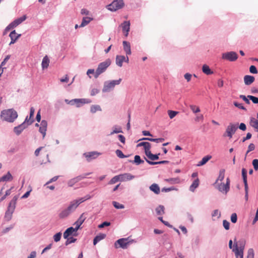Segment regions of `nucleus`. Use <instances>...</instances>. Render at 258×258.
<instances>
[{
    "label": "nucleus",
    "instance_id": "1",
    "mask_svg": "<svg viewBox=\"0 0 258 258\" xmlns=\"http://www.w3.org/2000/svg\"><path fill=\"white\" fill-rule=\"evenodd\" d=\"M17 117V112L13 109L3 110L1 113V119L10 122H14Z\"/></svg>",
    "mask_w": 258,
    "mask_h": 258
},
{
    "label": "nucleus",
    "instance_id": "2",
    "mask_svg": "<svg viewBox=\"0 0 258 258\" xmlns=\"http://www.w3.org/2000/svg\"><path fill=\"white\" fill-rule=\"evenodd\" d=\"M236 239L234 240V248L232 249V251L235 253L236 258L239 257L240 258H243V251L245 247V242L244 241H239V243L235 242Z\"/></svg>",
    "mask_w": 258,
    "mask_h": 258
},
{
    "label": "nucleus",
    "instance_id": "3",
    "mask_svg": "<svg viewBox=\"0 0 258 258\" xmlns=\"http://www.w3.org/2000/svg\"><path fill=\"white\" fill-rule=\"evenodd\" d=\"M111 60L109 58L100 63L95 71L94 77L96 79L100 75L104 73L106 70L107 68L111 64Z\"/></svg>",
    "mask_w": 258,
    "mask_h": 258
},
{
    "label": "nucleus",
    "instance_id": "4",
    "mask_svg": "<svg viewBox=\"0 0 258 258\" xmlns=\"http://www.w3.org/2000/svg\"><path fill=\"white\" fill-rule=\"evenodd\" d=\"M18 198L16 196L10 202L7 211L5 213V218L7 221H10L12 217L13 213L15 209V205Z\"/></svg>",
    "mask_w": 258,
    "mask_h": 258
},
{
    "label": "nucleus",
    "instance_id": "5",
    "mask_svg": "<svg viewBox=\"0 0 258 258\" xmlns=\"http://www.w3.org/2000/svg\"><path fill=\"white\" fill-rule=\"evenodd\" d=\"M230 179L229 177H227L226 178V183L224 182H218L217 184L214 183V185L219 191L223 194H227L230 189Z\"/></svg>",
    "mask_w": 258,
    "mask_h": 258
},
{
    "label": "nucleus",
    "instance_id": "6",
    "mask_svg": "<svg viewBox=\"0 0 258 258\" xmlns=\"http://www.w3.org/2000/svg\"><path fill=\"white\" fill-rule=\"evenodd\" d=\"M91 198V196L89 195H87L85 196L84 198H81L77 200H74L70 203V205L68 206V208L69 210L72 212L74 211L78 206L81 204L82 203L85 202V201L89 200Z\"/></svg>",
    "mask_w": 258,
    "mask_h": 258
},
{
    "label": "nucleus",
    "instance_id": "7",
    "mask_svg": "<svg viewBox=\"0 0 258 258\" xmlns=\"http://www.w3.org/2000/svg\"><path fill=\"white\" fill-rule=\"evenodd\" d=\"M238 128V124H234L230 123L226 129L225 133L223 134L224 137H228L229 139H231L233 135H234Z\"/></svg>",
    "mask_w": 258,
    "mask_h": 258
},
{
    "label": "nucleus",
    "instance_id": "8",
    "mask_svg": "<svg viewBox=\"0 0 258 258\" xmlns=\"http://www.w3.org/2000/svg\"><path fill=\"white\" fill-rule=\"evenodd\" d=\"M124 6L123 0H114L110 4L107 5V9L111 11H116Z\"/></svg>",
    "mask_w": 258,
    "mask_h": 258
},
{
    "label": "nucleus",
    "instance_id": "9",
    "mask_svg": "<svg viewBox=\"0 0 258 258\" xmlns=\"http://www.w3.org/2000/svg\"><path fill=\"white\" fill-rule=\"evenodd\" d=\"M121 81V79H119L117 80H112L110 82H106L104 83V85L103 88V92H106L109 91L112 89L114 86L116 85H119Z\"/></svg>",
    "mask_w": 258,
    "mask_h": 258
},
{
    "label": "nucleus",
    "instance_id": "10",
    "mask_svg": "<svg viewBox=\"0 0 258 258\" xmlns=\"http://www.w3.org/2000/svg\"><path fill=\"white\" fill-rule=\"evenodd\" d=\"M26 16L23 15L22 17L15 19L6 27V30L8 31L16 27L17 26L24 22L26 19Z\"/></svg>",
    "mask_w": 258,
    "mask_h": 258
},
{
    "label": "nucleus",
    "instance_id": "11",
    "mask_svg": "<svg viewBox=\"0 0 258 258\" xmlns=\"http://www.w3.org/2000/svg\"><path fill=\"white\" fill-rule=\"evenodd\" d=\"M92 102V101L90 99L82 98V99H75L71 100L68 102L72 105L75 103L77 107H80L82 104H89Z\"/></svg>",
    "mask_w": 258,
    "mask_h": 258
},
{
    "label": "nucleus",
    "instance_id": "12",
    "mask_svg": "<svg viewBox=\"0 0 258 258\" xmlns=\"http://www.w3.org/2000/svg\"><path fill=\"white\" fill-rule=\"evenodd\" d=\"M90 173H87L83 174L82 175H80L79 176H78L75 178H73L68 182V185L69 186L72 187L74 185H75L76 183L78 182L79 181H81V180L87 177V176L89 175H90Z\"/></svg>",
    "mask_w": 258,
    "mask_h": 258
},
{
    "label": "nucleus",
    "instance_id": "13",
    "mask_svg": "<svg viewBox=\"0 0 258 258\" xmlns=\"http://www.w3.org/2000/svg\"><path fill=\"white\" fill-rule=\"evenodd\" d=\"M238 58L237 54L234 51H230L224 53L222 54V58L228 60L230 61H234Z\"/></svg>",
    "mask_w": 258,
    "mask_h": 258
},
{
    "label": "nucleus",
    "instance_id": "14",
    "mask_svg": "<svg viewBox=\"0 0 258 258\" xmlns=\"http://www.w3.org/2000/svg\"><path fill=\"white\" fill-rule=\"evenodd\" d=\"M242 176L244 184V188L245 191V198L246 201L248 200V184L247 181V171L245 168L242 169Z\"/></svg>",
    "mask_w": 258,
    "mask_h": 258
},
{
    "label": "nucleus",
    "instance_id": "15",
    "mask_svg": "<svg viewBox=\"0 0 258 258\" xmlns=\"http://www.w3.org/2000/svg\"><path fill=\"white\" fill-rule=\"evenodd\" d=\"M130 242L128 240L127 238H121L117 240L115 243V246L116 248H117V245H119V247L122 248H127V245L129 244Z\"/></svg>",
    "mask_w": 258,
    "mask_h": 258
},
{
    "label": "nucleus",
    "instance_id": "16",
    "mask_svg": "<svg viewBox=\"0 0 258 258\" xmlns=\"http://www.w3.org/2000/svg\"><path fill=\"white\" fill-rule=\"evenodd\" d=\"M101 154L97 152H91L88 153H85L84 154V156L86 157L87 160L90 162L92 159L96 158Z\"/></svg>",
    "mask_w": 258,
    "mask_h": 258
},
{
    "label": "nucleus",
    "instance_id": "17",
    "mask_svg": "<svg viewBox=\"0 0 258 258\" xmlns=\"http://www.w3.org/2000/svg\"><path fill=\"white\" fill-rule=\"evenodd\" d=\"M120 27L122 28V32L124 33V35H125V36L127 37L130 29V21H124L120 25Z\"/></svg>",
    "mask_w": 258,
    "mask_h": 258
},
{
    "label": "nucleus",
    "instance_id": "18",
    "mask_svg": "<svg viewBox=\"0 0 258 258\" xmlns=\"http://www.w3.org/2000/svg\"><path fill=\"white\" fill-rule=\"evenodd\" d=\"M128 61L129 59L127 56L126 57L123 55H117L116 56V63L118 66L120 67H122L123 61L128 62Z\"/></svg>",
    "mask_w": 258,
    "mask_h": 258
},
{
    "label": "nucleus",
    "instance_id": "19",
    "mask_svg": "<svg viewBox=\"0 0 258 258\" xmlns=\"http://www.w3.org/2000/svg\"><path fill=\"white\" fill-rule=\"evenodd\" d=\"M120 181H125L132 180L135 178V176L131 173H125L118 175Z\"/></svg>",
    "mask_w": 258,
    "mask_h": 258
},
{
    "label": "nucleus",
    "instance_id": "20",
    "mask_svg": "<svg viewBox=\"0 0 258 258\" xmlns=\"http://www.w3.org/2000/svg\"><path fill=\"white\" fill-rule=\"evenodd\" d=\"M86 219V217L85 215V213L82 214L78 220L75 222L74 224L76 226V227L74 228L76 231H77L80 228V227Z\"/></svg>",
    "mask_w": 258,
    "mask_h": 258
},
{
    "label": "nucleus",
    "instance_id": "21",
    "mask_svg": "<svg viewBox=\"0 0 258 258\" xmlns=\"http://www.w3.org/2000/svg\"><path fill=\"white\" fill-rule=\"evenodd\" d=\"M47 122L46 120H43L40 123L39 131L42 134L43 139L44 138L46 135V132L47 130Z\"/></svg>",
    "mask_w": 258,
    "mask_h": 258
},
{
    "label": "nucleus",
    "instance_id": "22",
    "mask_svg": "<svg viewBox=\"0 0 258 258\" xmlns=\"http://www.w3.org/2000/svg\"><path fill=\"white\" fill-rule=\"evenodd\" d=\"M34 112H35V109H34V107H31L30 108V111L29 117L27 116L24 121V122H26V123L28 125L31 124L33 122L34 120H33V118Z\"/></svg>",
    "mask_w": 258,
    "mask_h": 258
},
{
    "label": "nucleus",
    "instance_id": "23",
    "mask_svg": "<svg viewBox=\"0 0 258 258\" xmlns=\"http://www.w3.org/2000/svg\"><path fill=\"white\" fill-rule=\"evenodd\" d=\"M77 231H76L75 229L72 227H69L63 233V237L65 239L68 238L69 236L71 235H73L74 236H76L74 233H76Z\"/></svg>",
    "mask_w": 258,
    "mask_h": 258
},
{
    "label": "nucleus",
    "instance_id": "24",
    "mask_svg": "<svg viewBox=\"0 0 258 258\" xmlns=\"http://www.w3.org/2000/svg\"><path fill=\"white\" fill-rule=\"evenodd\" d=\"M28 125L26 123V122H23L22 124L20 125L15 127L14 131V132L17 135H20L22 132L26 128Z\"/></svg>",
    "mask_w": 258,
    "mask_h": 258
},
{
    "label": "nucleus",
    "instance_id": "25",
    "mask_svg": "<svg viewBox=\"0 0 258 258\" xmlns=\"http://www.w3.org/2000/svg\"><path fill=\"white\" fill-rule=\"evenodd\" d=\"M20 36L21 34H18L16 32L15 30H13V31H12L9 35V36L11 39L10 44H14L16 41V40L20 37Z\"/></svg>",
    "mask_w": 258,
    "mask_h": 258
},
{
    "label": "nucleus",
    "instance_id": "26",
    "mask_svg": "<svg viewBox=\"0 0 258 258\" xmlns=\"http://www.w3.org/2000/svg\"><path fill=\"white\" fill-rule=\"evenodd\" d=\"M142 146L144 148L145 154L150 150L151 147V144L149 142H141L137 145V147Z\"/></svg>",
    "mask_w": 258,
    "mask_h": 258
},
{
    "label": "nucleus",
    "instance_id": "27",
    "mask_svg": "<svg viewBox=\"0 0 258 258\" xmlns=\"http://www.w3.org/2000/svg\"><path fill=\"white\" fill-rule=\"evenodd\" d=\"M123 49L125 51L126 54L130 55L131 54V45L130 43L126 41H123Z\"/></svg>",
    "mask_w": 258,
    "mask_h": 258
},
{
    "label": "nucleus",
    "instance_id": "28",
    "mask_svg": "<svg viewBox=\"0 0 258 258\" xmlns=\"http://www.w3.org/2000/svg\"><path fill=\"white\" fill-rule=\"evenodd\" d=\"M254 81V77L246 75L244 77V82L246 85H249Z\"/></svg>",
    "mask_w": 258,
    "mask_h": 258
},
{
    "label": "nucleus",
    "instance_id": "29",
    "mask_svg": "<svg viewBox=\"0 0 258 258\" xmlns=\"http://www.w3.org/2000/svg\"><path fill=\"white\" fill-rule=\"evenodd\" d=\"M225 170L224 169H222L219 171V176L216 179L215 184H217L218 182H219V181H222L225 177Z\"/></svg>",
    "mask_w": 258,
    "mask_h": 258
},
{
    "label": "nucleus",
    "instance_id": "30",
    "mask_svg": "<svg viewBox=\"0 0 258 258\" xmlns=\"http://www.w3.org/2000/svg\"><path fill=\"white\" fill-rule=\"evenodd\" d=\"M50 61L47 55L45 56L42 61L41 66L43 69H47L49 66Z\"/></svg>",
    "mask_w": 258,
    "mask_h": 258
},
{
    "label": "nucleus",
    "instance_id": "31",
    "mask_svg": "<svg viewBox=\"0 0 258 258\" xmlns=\"http://www.w3.org/2000/svg\"><path fill=\"white\" fill-rule=\"evenodd\" d=\"M202 71L204 74L207 75H211L213 73V72L211 71L209 67L207 64H204L203 66Z\"/></svg>",
    "mask_w": 258,
    "mask_h": 258
},
{
    "label": "nucleus",
    "instance_id": "32",
    "mask_svg": "<svg viewBox=\"0 0 258 258\" xmlns=\"http://www.w3.org/2000/svg\"><path fill=\"white\" fill-rule=\"evenodd\" d=\"M165 181L170 183V184H178L180 182V179L179 177L170 178L165 179Z\"/></svg>",
    "mask_w": 258,
    "mask_h": 258
},
{
    "label": "nucleus",
    "instance_id": "33",
    "mask_svg": "<svg viewBox=\"0 0 258 258\" xmlns=\"http://www.w3.org/2000/svg\"><path fill=\"white\" fill-rule=\"evenodd\" d=\"M150 189L156 194H159L160 192L159 186L156 183L152 184L150 186Z\"/></svg>",
    "mask_w": 258,
    "mask_h": 258
},
{
    "label": "nucleus",
    "instance_id": "34",
    "mask_svg": "<svg viewBox=\"0 0 258 258\" xmlns=\"http://www.w3.org/2000/svg\"><path fill=\"white\" fill-rule=\"evenodd\" d=\"M106 235L105 234H100L99 235H97L93 240L94 245H96L97 242L104 239Z\"/></svg>",
    "mask_w": 258,
    "mask_h": 258
},
{
    "label": "nucleus",
    "instance_id": "35",
    "mask_svg": "<svg viewBox=\"0 0 258 258\" xmlns=\"http://www.w3.org/2000/svg\"><path fill=\"white\" fill-rule=\"evenodd\" d=\"M72 212L67 208L66 209L62 211L59 214V216L61 218H63L68 216Z\"/></svg>",
    "mask_w": 258,
    "mask_h": 258
},
{
    "label": "nucleus",
    "instance_id": "36",
    "mask_svg": "<svg viewBox=\"0 0 258 258\" xmlns=\"http://www.w3.org/2000/svg\"><path fill=\"white\" fill-rule=\"evenodd\" d=\"M199 185V179L197 178L195 179L191 185L189 187V189L190 191L194 192L196 188L198 187Z\"/></svg>",
    "mask_w": 258,
    "mask_h": 258
},
{
    "label": "nucleus",
    "instance_id": "37",
    "mask_svg": "<svg viewBox=\"0 0 258 258\" xmlns=\"http://www.w3.org/2000/svg\"><path fill=\"white\" fill-rule=\"evenodd\" d=\"M146 155L148 157L149 159L151 160H155L159 159V154L154 155L151 152V151L150 150L148 153L146 154Z\"/></svg>",
    "mask_w": 258,
    "mask_h": 258
},
{
    "label": "nucleus",
    "instance_id": "38",
    "mask_svg": "<svg viewBox=\"0 0 258 258\" xmlns=\"http://www.w3.org/2000/svg\"><path fill=\"white\" fill-rule=\"evenodd\" d=\"M148 140L151 142H156L157 143H159L163 142L164 141V139L163 138H158V139H153V138H144L142 139L139 140Z\"/></svg>",
    "mask_w": 258,
    "mask_h": 258
},
{
    "label": "nucleus",
    "instance_id": "39",
    "mask_svg": "<svg viewBox=\"0 0 258 258\" xmlns=\"http://www.w3.org/2000/svg\"><path fill=\"white\" fill-rule=\"evenodd\" d=\"M250 125L258 131V120L254 117H251L250 121Z\"/></svg>",
    "mask_w": 258,
    "mask_h": 258
},
{
    "label": "nucleus",
    "instance_id": "40",
    "mask_svg": "<svg viewBox=\"0 0 258 258\" xmlns=\"http://www.w3.org/2000/svg\"><path fill=\"white\" fill-rule=\"evenodd\" d=\"M130 162L134 163L137 165H139V164H142L144 162V161L141 159V157L139 155H136L134 158V161L130 160Z\"/></svg>",
    "mask_w": 258,
    "mask_h": 258
},
{
    "label": "nucleus",
    "instance_id": "41",
    "mask_svg": "<svg viewBox=\"0 0 258 258\" xmlns=\"http://www.w3.org/2000/svg\"><path fill=\"white\" fill-rule=\"evenodd\" d=\"M211 158V156H205L202 158V160L199 162L198 166H202L205 164Z\"/></svg>",
    "mask_w": 258,
    "mask_h": 258
},
{
    "label": "nucleus",
    "instance_id": "42",
    "mask_svg": "<svg viewBox=\"0 0 258 258\" xmlns=\"http://www.w3.org/2000/svg\"><path fill=\"white\" fill-rule=\"evenodd\" d=\"M92 20V19L90 17H84L82 22L80 26V27H83L86 26L88 24L90 21Z\"/></svg>",
    "mask_w": 258,
    "mask_h": 258
},
{
    "label": "nucleus",
    "instance_id": "43",
    "mask_svg": "<svg viewBox=\"0 0 258 258\" xmlns=\"http://www.w3.org/2000/svg\"><path fill=\"white\" fill-rule=\"evenodd\" d=\"M12 179V175L10 174V172H8L6 175H4L0 178V182L11 180Z\"/></svg>",
    "mask_w": 258,
    "mask_h": 258
},
{
    "label": "nucleus",
    "instance_id": "44",
    "mask_svg": "<svg viewBox=\"0 0 258 258\" xmlns=\"http://www.w3.org/2000/svg\"><path fill=\"white\" fill-rule=\"evenodd\" d=\"M155 210L157 214L158 215H162L164 214V207L163 206H159L156 208Z\"/></svg>",
    "mask_w": 258,
    "mask_h": 258
},
{
    "label": "nucleus",
    "instance_id": "45",
    "mask_svg": "<svg viewBox=\"0 0 258 258\" xmlns=\"http://www.w3.org/2000/svg\"><path fill=\"white\" fill-rule=\"evenodd\" d=\"M145 159H146V161L150 165L165 164V163H168L169 162L168 161H166V160H164V161H159V162H153V161H151L147 159L146 158H145Z\"/></svg>",
    "mask_w": 258,
    "mask_h": 258
},
{
    "label": "nucleus",
    "instance_id": "46",
    "mask_svg": "<svg viewBox=\"0 0 258 258\" xmlns=\"http://www.w3.org/2000/svg\"><path fill=\"white\" fill-rule=\"evenodd\" d=\"M90 111L92 113H94L97 111H101V108L98 105H92L91 107Z\"/></svg>",
    "mask_w": 258,
    "mask_h": 258
},
{
    "label": "nucleus",
    "instance_id": "47",
    "mask_svg": "<svg viewBox=\"0 0 258 258\" xmlns=\"http://www.w3.org/2000/svg\"><path fill=\"white\" fill-rule=\"evenodd\" d=\"M112 204H113V206L116 209H123L124 208V206L123 205L119 204V203L115 202V201H113L112 202Z\"/></svg>",
    "mask_w": 258,
    "mask_h": 258
},
{
    "label": "nucleus",
    "instance_id": "48",
    "mask_svg": "<svg viewBox=\"0 0 258 258\" xmlns=\"http://www.w3.org/2000/svg\"><path fill=\"white\" fill-rule=\"evenodd\" d=\"M121 128L120 127L114 126L113 127V131L110 133V135H112L114 134H117L119 133H122Z\"/></svg>",
    "mask_w": 258,
    "mask_h": 258
},
{
    "label": "nucleus",
    "instance_id": "49",
    "mask_svg": "<svg viewBox=\"0 0 258 258\" xmlns=\"http://www.w3.org/2000/svg\"><path fill=\"white\" fill-rule=\"evenodd\" d=\"M120 181L119 178L118 177V175H116L114 177H113L111 179V180L109 181L108 184H113L117 182Z\"/></svg>",
    "mask_w": 258,
    "mask_h": 258
},
{
    "label": "nucleus",
    "instance_id": "50",
    "mask_svg": "<svg viewBox=\"0 0 258 258\" xmlns=\"http://www.w3.org/2000/svg\"><path fill=\"white\" fill-rule=\"evenodd\" d=\"M67 241H66V245H68L72 243H74V242H75L77 240V239L76 238H75L74 237H68V238H67Z\"/></svg>",
    "mask_w": 258,
    "mask_h": 258
},
{
    "label": "nucleus",
    "instance_id": "51",
    "mask_svg": "<svg viewBox=\"0 0 258 258\" xmlns=\"http://www.w3.org/2000/svg\"><path fill=\"white\" fill-rule=\"evenodd\" d=\"M168 114L169 117L171 119H172L173 117H174L178 114V112L175 111H172V110H168Z\"/></svg>",
    "mask_w": 258,
    "mask_h": 258
},
{
    "label": "nucleus",
    "instance_id": "52",
    "mask_svg": "<svg viewBox=\"0 0 258 258\" xmlns=\"http://www.w3.org/2000/svg\"><path fill=\"white\" fill-rule=\"evenodd\" d=\"M247 258H254V251L252 248L248 250Z\"/></svg>",
    "mask_w": 258,
    "mask_h": 258
},
{
    "label": "nucleus",
    "instance_id": "53",
    "mask_svg": "<svg viewBox=\"0 0 258 258\" xmlns=\"http://www.w3.org/2000/svg\"><path fill=\"white\" fill-rule=\"evenodd\" d=\"M115 153L116 154V155L120 158H125L127 156H125L122 152L120 150H116L115 151Z\"/></svg>",
    "mask_w": 258,
    "mask_h": 258
},
{
    "label": "nucleus",
    "instance_id": "54",
    "mask_svg": "<svg viewBox=\"0 0 258 258\" xmlns=\"http://www.w3.org/2000/svg\"><path fill=\"white\" fill-rule=\"evenodd\" d=\"M61 233L60 232H58V233L55 234L53 236L54 240L55 242L59 241L61 238Z\"/></svg>",
    "mask_w": 258,
    "mask_h": 258
},
{
    "label": "nucleus",
    "instance_id": "55",
    "mask_svg": "<svg viewBox=\"0 0 258 258\" xmlns=\"http://www.w3.org/2000/svg\"><path fill=\"white\" fill-rule=\"evenodd\" d=\"M247 98H249L253 103L258 104V98L251 95H248Z\"/></svg>",
    "mask_w": 258,
    "mask_h": 258
},
{
    "label": "nucleus",
    "instance_id": "56",
    "mask_svg": "<svg viewBox=\"0 0 258 258\" xmlns=\"http://www.w3.org/2000/svg\"><path fill=\"white\" fill-rule=\"evenodd\" d=\"M190 108L195 113H197L200 111V108L195 105H190Z\"/></svg>",
    "mask_w": 258,
    "mask_h": 258
},
{
    "label": "nucleus",
    "instance_id": "57",
    "mask_svg": "<svg viewBox=\"0 0 258 258\" xmlns=\"http://www.w3.org/2000/svg\"><path fill=\"white\" fill-rule=\"evenodd\" d=\"M252 165L255 170H258V159H255L253 160Z\"/></svg>",
    "mask_w": 258,
    "mask_h": 258
},
{
    "label": "nucleus",
    "instance_id": "58",
    "mask_svg": "<svg viewBox=\"0 0 258 258\" xmlns=\"http://www.w3.org/2000/svg\"><path fill=\"white\" fill-rule=\"evenodd\" d=\"M237 217L236 213L232 214L231 216V221L232 223H235L237 221Z\"/></svg>",
    "mask_w": 258,
    "mask_h": 258
},
{
    "label": "nucleus",
    "instance_id": "59",
    "mask_svg": "<svg viewBox=\"0 0 258 258\" xmlns=\"http://www.w3.org/2000/svg\"><path fill=\"white\" fill-rule=\"evenodd\" d=\"M249 71L252 74H257V70L254 66H251L249 68Z\"/></svg>",
    "mask_w": 258,
    "mask_h": 258
},
{
    "label": "nucleus",
    "instance_id": "60",
    "mask_svg": "<svg viewBox=\"0 0 258 258\" xmlns=\"http://www.w3.org/2000/svg\"><path fill=\"white\" fill-rule=\"evenodd\" d=\"M223 226H224V228L226 230H229V229L230 223H229V222L228 221H227L226 220H223Z\"/></svg>",
    "mask_w": 258,
    "mask_h": 258
},
{
    "label": "nucleus",
    "instance_id": "61",
    "mask_svg": "<svg viewBox=\"0 0 258 258\" xmlns=\"http://www.w3.org/2000/svg\"><path fill=\"white\" fill-rule=\"evenodd\" d=\"M99 92V90L97 88H93L91 90V95L95 96Z\"/></svg>",
    "mask_w": 258,
    "mask_h": 258
},
{
    "label": "nucleus",
    "instance_id": "62",
    "mask_svg": "<svg viewBox=\"0 0 258 258\" xmlns=\"http://www.w3.org/2000/svg\"><path fill=\"white\" fill-rule=\"evenodd\" d=\"M254 149H255L254 145L252 143L250 144L248 147V150L247 151V153H248V152H249L250 151L254 150Z\"/></svg>",
    "mask_w": 258,
    "mask_h": 258
},
{
    "label": "nucleus",
    "instance_id": "63",
    "mask_svg": "<svg viewBox=\"0 0 258 258\" xmlns=\"http://www.w3.org/2000/svg\"><path fill=\"white\" fill-rule=\"evenodd\" d=\"M110 225V223L108 222H104L102 224L99 225L98 227L99 228H102L104 227L105 226H108Z\"/></svg>",
    "mask_w": 258,
    "mask_h": 258
},
{
    "label": "nucleus",
    "instance_id": "64",
    "mask_svg": "<svg viewBox=\"0 0 258 258\" xmlns=\"http://www.w3.org/2000/svg\"><path fill=\"white\" fill-rule=\"evenodd\" d=\"M234 105L236 107H238V108H239L240 109H243V110L245 109V107L242 105V104H240V103H237L236 102H234Z\"/></svg>",
    "mask_w": 258,
    "mask_h": 258
}]
</instances>
